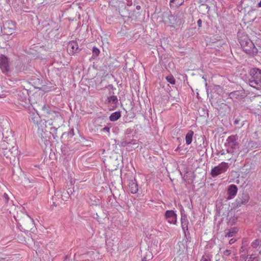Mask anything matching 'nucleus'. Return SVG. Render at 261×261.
Returning a JSON list of instances; mask_svg holds the SVG:
<instances>
[{
  "instance_id": "30",
  "label": "nucleus",
  "mask_w": 261,
  "mask_h": 261,
  "mask_svg": "<svg viewBox=\"0 0 261 261\" xmlns=\"http://www.w3.org/2000/svg\"><path fill=\"white\" fill-rule=\"evenodd\" d=\"M169 21H170V23L171 24L172 26H173V25L176 23L175 22H171L172 20H175V16L172 15H170L169 17Z\"/></svg>"
},
{
  "instance_id": "16",
  "label": "nucleus",
  "mask_w": 261,
  "mask_h": 261,
  "mask_svg": "<svg viewBox=\"0 0 261 261\" xmlns=\"http://www.w3.org/2000/svg\"><path fill=\"white\" fill-rule=\"evenodd\" d=\"M120 112L118 111L112 113L109 117V119L111 121H115L120 118Z\"/></svg>"
},
{
  "instance_id": "11",
  "label": "nucleus",
  "mask_w": 261,
  "mask_h": 261,
  "mask_svg": "<svg viewBox=\"0 0 261 261\" xmlns=\"http://www.w3.org/2000/svg\"><path fill=\"white\" fill-rule=\"evenodd\" d=\"M238 192V188L237 186L234 185H231L229 186L227 194L228 197L227 199H232L236 195Z\"/></svg>"
},
{
  "instance_id": "24",
  "label": "nucleus",
  "mask_w": 261,
  "mask_h": 261,
  "mask_svg": "<svg viewBox=\"0 0 261 261\" xmlns=\"http://www.w3.org/2000/svg\"><path fill=\"white\" fill-rule=\"evenodd\" d=\"M166 79L168 83L172 85H174L175 84V80L174 77L172 75H168L166 77Z\"/></svg>"
},
{
  "instance_id": "9",
  "label": "nucleus",
  "mask_w": 261,
  "mask_h": 261,
  "mask_svg": "<svg viewBox=\"0 0 261 261\" xmlns=\"http://www.w3.org/2000/svg\"><path fill=\"white\" fill-rule=\"evenodd\" d=\"M181 225L182 231L185 234V236H187V232L189 233L188 231V224L189 221L187 216L185 215H181Z\"/></svg>"
},
{
  "instance_id": "13",
  "label": "nucleus",
  "mask_w": 261,
  "mask_h": 261,
  "mask_svg": "<svg viewBox=\"0 0 261 261\" xmlns=\"http://www.w3.org/2000/svg\"><path fill=\"white\" fill-rule=\"evenodd\" d=\"M128 191L132 194H136L138 191V186L135 180H131L128 183Z\"/></svg>"
},
{
  "instance_id": "3",
  "label": "nucleus",
  "mask_w": 261,
  "mask_h": 261,
  "mask_svg": "<svg viewBox=\"0 0 261 261\" xmlns=\"http://www.w3.org/2000/svg\"><path fill=\"white\" fill-rule=\"evenodd\" d=\"M238 137L237 135H231L226 139L225 145L226 146V152L232 155L238 154L239 152V145L237 142Z\"/></svg>"
},
{
  "instance_id": "34",
  "label": "nucleus",
  "mask_w": 261,
  "mask_h": 261,
  "mask_svg": "<svg viewBox=\"0 0 261 261\" xmlns=\"http://www.w3.org/2000/svg\"><path fill=\"white\" fill-rule=\"evenodd\" d=\"M110 127H108V126H106L105 127H103L102 129V130L103 132H108V133H109L110 132Z\"/></svg>"
},
{
  "instance_id": "19",
  "label": "nucleus",
  "mask_w": 261,
  "mask_h": 261,
  "mask_svg": "<svg viewBox=\"0 0 261 261\" xmlns=\"http://www.w3.org/2000/svg\"><path fill=\"white\" fill-rule=\"evenodd\" d=\"M250 197L247 194H243L241 198L240 205H245L249 202Z\"/></svg>"
},
{
  "instance_id": "12",
  "label": "nucleus",
  "mask_w": 261,
  "mask_h": 261,
  "mask_svg": "<svg viewBox=\"0 0 261 261\" xmlns=\"http://www.w3.org/2000/svg\"><path fill=\"white\" fill-rule=\"evenodd\" d=\"M30 120L34 124H38L40 120V117L35 109L30 112Z\"/></svg>"
},
{
  "instance_id": "42",
  "label": "nucleus",
  "mask_w": 261,
  "mask_h": 261,
  "mask_svg": "<svg viewBox=\"0 0 261 261\" xmlns=\"http://www.w3.org/2000/svg\"><path fill=\"white\" fill-rule=\"evenodd\" d=\"M231 159V157L228 158L227 160H230Z\"/></svg>"
},
{
  "instance_id": "37",
  "label": "nucleus",
  "mask_w": 261,
  "mask_h": 261,
  "mask_svg": "<svg viewBox=\"0 0 261 261\" xmlns=\"http://www.w3.org/2000/svg\"><path fill=\"white\" fill-rule=\"evenodd\" d=\"M197 24L199 27H201L202 24V20L201 19H198L197 21Z\"/></svg>"
},
{
  "instance_id": "35",
  "label": "nucleus",
  "mask_w": 261,
  "mask_h": 261,
  "mask_svg": "<svg viewBox=\"0 0 261 261\" xmlns=\"http://www.w3.org/2000/svg\"><path fill=\"white\" fill-rule=\"evenodd\" d=\"M240 257L242 260H244L245 261L246 260L247 256L246 255V254H241L240 255Z\"/></svg>"
},
{
  "instance_id": "41",
  "label": "nucleus",
  "mask_w": 261,
  "mask_h": 261,
  "mask_svg": "<svg viewBox=\"0 0 261 261\" xmlns=\"http://www.w3.org/2000/svg\"><path fill=\"white\" fill-rule=\"evenodd\" d=\"M57 128L55 127H51V130H57Z\"/></svg>"
},
{
  "instance_id": "8",
  "label": "nucleus",
  "mask_w": 261,
  "mask_h": 261,
  "mask_svg": "<svg viewBox=\"0 0 261 261\" xmlns=\"http://www.w3.org/2000/svg\"><path fill=\"white\" fill-rule=\"evenodd\" d=\"M67 51L69 55H73L79 51V46L75 41L69 42L67 45Z\"/></svg>"
},
{
  "instance_id": "43",
  "label": "nucleus",
  "mask_w": 261,
  "mask_h": 261,
  "mask_svg": "<svg viewBox=\"0 0 261 261\" xmlns=\"http://www.w3.org/2000/svg\"><path fill=\"white\" fill-rule=\"evenodd\" d=\"M259 253L260 255H261V250L259 251Z\"/></svg>"
},
{
  "instance_id": "44",
  "label": "nucleus",
  "mask_w": 261,
  "mask_h": 261,
  "mask_svg": "<svg viewBox=\"0 0 261 261\" xmlns=\"http://www.w3.org/2000/svg\"><path fill=\"white\" fill-rule=\"evenodd\" d=\"M260 106L261 107V105H260Z\"/></svg>"
},
{
  "instance_id": "5",
  "label": "nucleus",
  "mask_w": 261,
  "mask_h": 261,
  "mask_svg": "<svg viewBox=\"0 0 261 261\" xmlns=\"http://www.w3.org/2000/svg\"><path fill=\"white\" fill-rule=\"evenodd\" d=\"M165 219L168 223L171 224H176L177 223V215L173 210H167L165 212Z\"/></svg>"
},
{
  "instance_id": "32",
  "label": "nucleus",
  "mask_w": 261,
  "mask_h": 261,
  "mask_svg": "<svg viewBox=\"0 0 261 261\" xmlns=\"http://www.w3.org/2000/svg\"><path fill=\"white\" fill-rule=\"evenodd\" d=\"M3 198L5 199L6 202H8L9 199L8 195L5 193L3 195Z\"/></svg>"
},
{
  "instance_id": "6",
  "label": "nucleus",
  "mask_w": 261,
  "mask_h": 261,
  "mask_svg": "<svg viewBox=\"0 0 261 261\" xmlns=\"http://www.w3.org/2000/svg\"><path fill=\"white\" fill-rule=\"evenodd\" d=\"M0 68L4 73H7L10 70L8 59L3 55L0 56Z\"/></svg>"
},
{
  "instance_id": "27",
  "label": "nucleus",
  "mask_w": 261,
  "mask_h": 261,
  "mask_svg": "<svg viewBox=\"0 0 261 261\" xmlns=\"http://www.w3.org/2000/svg\"><path fill=\"white\" fill-rule=\"evenodd\" d=\"M200 261H211V257L208 254H204L202 256Z\"/></svg>"
},
{
  "instance_id": "28",
  "label": "nucleus",
  "mask_w": 261,
  "mask_h": 261,
  "mask_svg": "<svg viewBox=\"0 0 261 261\" xmlns=\"http://www.w3.org/2000/svg\"><path fill=\"white\" fill-rule=\"evenodd\" d=\"M92 51H93V56H95V57L98 56L100 53L99 50L97 48L95 47L93 48Z\"/></svg>"
},
{
  "instance_id": "18",
  "label": "nucleus",
  "mask_w": 261,
  "mask_h": 261,
  "mask_svg": "<svg viewBox=\"0 0 261 261\" xmlns=\"http://www.w3.org/2000/svg\"><path fill=\"white\" fill-rule=\"evenodd\" d=\"M238 231V229L237 227L231 228L228 230V232L225 234L226 237H232Z\"/></svg>"
},
{
  "instance_id": "36",
  "label": "nucleus",
  "mask_w": 261,
  "mask_h": 261,
  "mask_svg": "<svg viewBox=\"0 0 261 261\" xmlns=\"http://www.w3.org/2000/svg\"><path fill=\"white\" fill-rule=\"evenodd\" d=\"M236 241V240L234 238H232L229 241V244L230 245H231V244H233V243H234V242Z\"/></svg>"
},
{
  "instance_id": "33",
  "label": "nucleus",
  "mask_w": 261,
  "mask_h": 261,
  "mask_svg": "<svg viewBox=\"0 0 261 261\" xmlns=\"http://www.w3.org/2000/svg\"><path fill=\"white\" fill-rule=\"evenodd\" d=\"M231 253L230 250L226 249L223 252V254L225 256H229Z\"/></svg>"
},
{
  "instance_id": "14",
  "label": "nucleus",
  "mask_w": 261,
  "mask_h": 261,
  "mask_svg": "<svg viewBox=\"0 0 261 261\" xmlns=\"http://www.w3.org/2000/svg\"><path fill=\"white\" fill-rule=\"evenodd\" d=\"M8 148V143L6 140H3L0 142V150L2 149L4 150V151L0 153L1 155H6L7 152L5 150H7Z\"/></svg>"
},
{
  "instance_id": "29",
  "label": "nucleus",
  "mask_w": 261,
  "mask_h": 261,
  "mask_svg": "<svg viewBox=\"0 0 261 261\" xmlns=\"http://www.w3.org/2000/svg\"><path fill=\"white\" fill-rule=\"evenodd\" d=\"M80 255H81V254H79V253H78V254H76H76H75V255H74V261H82V259H84V257H83V256L84 255V254H81V255H82V258H81V259H78V257H79V256H80Z\"/></svg>"
},
{
  "instance_id": "4",
  "label": "nucleus",
  "mask_w": 261,
  "mask_h": 261,
  "mask_svg": "<svg viewBox=\"0 0 261 261\" xmlns=\"http://www.w3.org/2000/svg\"><path fill=\"white\" fill-rule=\"evenodd\" d=\"M229 165L227 163L223 162L218 166L212 169L211 174L213 177H216L218 175L225 172L228 168Z\"/></svg>"
},
{
  "instance_id": "25",
  "label": "nucleus",
  "mask_w": 261,
  "mask_h": 261,
  "mask_svg": "<svg viewBox=\"0 0 261 261\" xmlns=\"http://www.w3.org/2000/svg\"><path fill=\"white\" fill-rule=\"evenodd\" d=\"M247 261H260V258L258 256L252 254L250 255Z\"/></svg>"
},
{
  "instance_id": "17",
  "label": "nucleus",
  "mask_w": 261,
  "mask_h": 261,
  "mask_svg": "<svg viewBox=\"0 0 261 261\" xmlns=\"http://www.w3.org/2000/svg\"><path fill=\"white\" fill-rule=\"evenodd\" d=\"M184 0H170V6L172 7H178L184 3Z\"/></svg>"
},
{
  "instance_id": "39",
  "label": "nucleus",
  "mask_w": 261,
  "mask_h": 261,
  "mask_svg": "<svg viewBox=\"0 0 261 261\" xmlns=\"http://www.w3.org/2000/svg\"><path fill=\"white\" fill-rule=\"evenodd\" d=\"M219 154H220V155H225V152H224V151H221V152H219V153H218V155H219Z\"/></svg>"
},
{
  "instance_id": "1",
  "label": "nucleus",
  "mask_w": 261,
  "mask_h": 261,
  "mask_svg": "<svg viewBox=\"0 0 261 261\" xmlns=\"http://www.w3.org/2000/svg\"><path fill=\"white\" fill-rule=\"evenodd\" d=\"M238 37L240 45L244 51L248 54H253L257 52V48L247 35L239 34Z\"/></svg>"
},
{
  "instance_id": "40",
  "label": "nucleus",
  "mask_w": 261,
  "mask_h": 261,
  "mask_svg": "<svg viewBox=\"0 0 261 261\" xmlns=\"http://www.w3.org/2000/svg\"><path fill=\"white\" fill-rule=\"evenodd\" d=\"M258 7H261V0L260 1V2L258 3Z\"/></svg>"
},
{
  "instance_id": "10",
  "label": "nucleus",
  "mask_w": 261,
  "mask_h": 261,
  "mask_svg": "<svg viewBox=\"0 0 261 261\" xmlns=\"http://www.w3.org/2000/svg\"><path fill=\"white\" fill-rule=\"evenodd\" d=\"M229 97L233 100L237 101L244 97V92L242 91H234L229 93Z\"/></svg>"
},
{
  "instance_id": "22",
  "label": "nucleus",
  "mask_w": 261,
  "mask_h": 261,
  "mask_svg": "<svg viewBox=\"0 0 261 261\" xmlns=\"http://www.w3.org/2000/svg\"><path fill=\"white\" fill-rule=\"evenodd\" d=\"M137 144V143H136V140H132L131 141H129L127 140V139H125L122 142V145L123 146H128L129 144H134H134Z\"/></svg>"
},
{
  "instance_id": "21",
  "label": "nucleus",
  "mask_w": 261,
  "mask_h": 261,
  "mask_svg": "<svg viewBox=\"0 0 261 261\" xmlns=\"http://www.w3.org/2000/svg\"><path fill=\"white\" fill-rule=\"evenodd\" d=\"M252 248L254 249H256L258 247H259L261 246V240L259 239H255L252 242L251 244Z\"/></svg>"
},
{
  "instance_id": "2",
  "label": "nucleus",
  "mask_w": 261,
  "mask_h": 261,
  "mask_svg": "<svg viewBox=\"0 0 261 261\" xmlns=\"http://www.w3.org/2000/svg\"><path fill=\"white\" fill-rule=\"evenodd\" d=\"M250 77L248 79L249 85L256 89L261 87V70L258 68H252L249 71Z\"/></svg>"
},
{
  "instance_id": "23",
  "label": "nucleus",
  "mask_w": 261,
  "mask_h": 261,
  "mask_svg": "<svg viewBox=\"0 0 261 261\" xmlns=\"http://www.w3.org/2000/svg\"><path fill=\"white\" fill-rule=\"evenodd\" d=\"M42 110L45 115L50 114L51 113L48 105H44L42 108Z\"/></svg>"
},
{
  "instance_id": "15",
  "label": "nucleus",
  "mask_w": 261,
  "mask_h": 261,
  "mask_svg": "<svg viewBox=\"0 0 261 261\" xmlns=\"http://www.w3.org/2000/svg\"><path fill=\"white\" fill-rule=\"evenodd\" d=\"M194 132L192 130H189L186 136V143L187 145H190L192 141Z\"/></svg>"
},
{
  "instance_id": "7",
  "label": "nucleus",
  "mask_w": 261,
  "mask_h": 261,
  "mask_svg": "<svg viewBox=\"0 0 261 261\" xmlns=\"http://www.w3.org/2000/svg\"><path fill=\"white\" fill-rule=\"evenodd\" d=\"M15 29V23L11 20L6 21L4 24V30L7 34H12Z\"/></svg>"
},
{
  "instance_id": "31",
  "label": "nucleus",
  "mask_w": 261,
  "mask_h": 261,
  "mask_svg": "<svg viewBox=\"0 0 261 261\" xmlns=\"http://www.w3.org/2000/svg\"><path fill=\"white\" fill-rule=\"evenodd\" d=\"M240 253H244L245 254H246L247 252V249L246 248H245L244 247V246H242L241 247V249H240Z\"/></svg>"
},
{
  "instance_id": "20",
  "label": "nucleus",
  "mask_w": 261,
  "mask_h": 261,
  "mask_svg": "<svg viewBox=\"0 0 261 261\" xmlns=\"http://www.w3.org/2000/svg\"><path fill=\"white\" fill-rule=\"evenodd\" d=\"M107 101L109 103H112L114 105H116L118 102L117 97L115 95L108 97Z\"/></svg>"
},
{
  "instance_id": "38",
  "label": "nucleus",
  "mask_w": 261,
  "mask_h": 261,
  "mask_svg": "<svg viewBox=\"0 0 261 261\" xmlns=\"http://www.w3.org/2000/svg\"><path fill=\"white\" fill-rule=\"evenodd\" d=\"M239 121H240V120H238V119H236L234 120V124L235 125H238V124H239Z\"/></svg>"
},
{
  "instance_id": "26",
  "label": "nucleus",
  "mask_w": 261,
  "mask_h": 261,
  "mask_svg": "<svg viewBox=\"0 0 261 261\" xmlns=\"http://www.w3.org/2000/svg\"><path fill=\"white\" fill-rule=\"evenodd\" d=\"M146 256H144L142 258V261H147L151 258V254L149 251L146 252Z\"/></svg>"
}]
</instances>
